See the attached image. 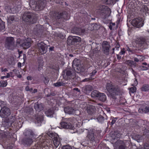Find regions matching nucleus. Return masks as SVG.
I'll use <instances>...</instances> for the list:
<instances>
[{"instance_id": "nucleus-61", "label": "nucleus", "mask_w": 149, "mask_h": 149, "mask_svg": "<svg viewBox=\"0 0 149 149\" xmlns=\"http://www.w3.org/2000/svg\"><path fill=\"white\" fill-rule=\"evenodd\" d=\"M145 111L147 112H149V107H145Z\"/></svg>"}, {"instance_id": "nucleus-32", "label": "nucleus", "mask_w": 149, "mask_h": 149, "mask_svg": "<svg viewBox=\"0 0 149 149\" xmlns=\"http://www.w3.org/2000/svg\"><path fill=\"white\" fill-rule=\"evenodd\" d=\"M80 31L81 28L75 27L73 28L72 30V32L77 34H80Z\"/></svg>"}, {"instance_id": "nucleus-13", "label": "nucleus", "mask_w": 149, "mask_h": 149, "mask_svg": "<svg viewBox=\"0 0 149 149\" xmlns=\"http://www.w3.org/2000/svg\"><path fill=\"white\" fill-rule=\"evenodd\" d=\"M53 134H54L53 133L51 134V135L52 136L53 142L55 146L57 147L60 144V140L59 139H58V135H55L54 136L53 135Z\"/></svg>"}, {"instance_id": "nucleus-26", "label": "nucleus", "mask_w": 149, "mask_h": 149, "mask_svg": "<svg viewBox=\"0 0 149 149\" xmlns=\"http://www.w3.org/2000/svg\"><path fill=\"white\" fill-rule=\"evenodd\" d=\"M121 135L118 131H115L113 134L112 137L113 139H117L121 137Z\"/></svg>"}, {"instance_id": "nucleus-34", "label": "nucleus", "mask_w": 149, "mask_h": 149, "mask_svg": "<svg viewBox=\"0 0 149 149\" xmlns=\"http://www.w3.org/2000/svg\"><path fill=\"white\" fill-rule=\"evenodd\" d=\"M142 136L146 139L149 138V131L148 130H144Z\"/></svg>"}, {"instance_id": "nucleus-62", "label": "nucleus", "mask_w": 149, "mask_h": 149, "mask_svg": "<svg viewBox=\"0 0 149 149\" xmlns=\"http://www.w3.org/2000/svg\"><path fill=\"white\" fill-rule=\"evenodd\" d=\"M127 50L132 53H134V50H131L129 47H128L127 49Z\"/></svg>"}, {"instance_id": "nucleus-48", "label": "nucleus", "mask_w": 149, "mask_h": 149, "mask_svg": "<svg viewBox=\"0 0 149 149\" xmlns=\"http://www.w3.org/2000/svg\"><path fill=\"white\" fill-rule=\"evenodd\" d=\"M99 94H91V97L93 98H97L98 95Z\"/></svg>"}, {"instance_id": "nucleus-18", "label": "nucleus", "mask_w": 149, "mask_h": 149, "mask_svg": "<svg viewBox=\"0 0 149 149\" xmlns=\"http://www.w3.org/2000/svg\"><path fill=\"white\" fill-rule=\"evenodd\" d=\"M87 111L89 114L92 115L95 111V107L92 105L89 106L87 107Z\"/></svg>"}, {"instance_id": "nucleus-23", "label": "nucleus", "mask_w": 149, "mask_h": 149, "mask_svg": "<svg viewBox=\"0 0 149 149\" xmlns=\"http://www.w3.org/2000/svg\"><path fill=\"white\" fill-rule=\"evenodd\" d=\"M126 63L131 67H136L137 65L136 63L132 60H128L125 61Z\"/></svg>"}, {"instance_id": "nucleus-17", "label": "nucleus", "mask_w": 149, "mask_h": 149, "mask_svg": "<svg viewBox=\"0 0 149 149\" xmlns=\"http://www.w3.org/2000/svg\"><path fill=\"white\" fill-rule=\"evenodd\" d=\"M80 61L77 59H75L74 60L72 63V67L73 68L79 70L78 68H79L81 66L80 64Z\"/></svg>"}, {"instance_id": "nucleus-39", "label": "nucleus", "mask_w": 149, "mask_h": 149, "mask_svg": "<svg viewBox=\"0 0 149 149\" xmlns=\"http://www.w3.org/2000/svg\"><path fill=\"white\" fill-rule=\"evenodd\" d=\"M141 138L142 136L139 135H135L134 136V139L138 142H139L140 141Z\"/></svg>"}, {"instance_id": "nucleus-4", "label": "nucleus", "mask_w": 149, "mask_h": 149, "mask_svg": "<svg viewBox=\"0 0 149 149\" xmlns=\"http://www.w3.org/2000/svg\"><path fill=\"white\" fill-rule=\"evenodd\" d=\"M67 16L66 15L62 13H59L56 12H52L50 14V17L54 20H58L63 18L64 19L67 20L68 19L65 17Z\"/></svg>"}, {"instance_id": "nucleus-55", "label": "nucleus", "mask_w": 149, "mask_h": 149, "mask_svg": "<svg viewBox=\"0 0 149 149\" xmlns=\"http://www.w3.org/2000/svg\"><path fill=\"white\" fill-rule=\"evenodd\" d=\"M125 49L124 48H123V49L121 50L120 52L119 53V54L120 55H123L125 54Z\"/></svg>"}, {"instance_id": "nucleus-6", "label": "nucleus", "mask_w": 149, "mask_h": 149, "mask_svg": "<svg viewBox=\"0 0 149 149\" xmlns=\"http://www.w3.org/2000/svg\"><path fill=\"white\" fill-rule=\"evenodd\" d=\"M106 88L109 93H110L111 92L116 93L120 92V88L118 86H113L111 83H107Z\"/></svg>"}, {"instance_id": "nucleus-47", "label": "nucleus", "mask_w": 149, "mask_h": 149, "mask_svg": "<svg viewBox=\"0 0 149 149\" xmlns=\"http://www.w3.org/2000/svg\"><path fill=\"white\" fill-rule=\"evenodd\" d=\"M143 11L145 12H147L148 11V8L146 6H144L142 7Z\"/></svg>"}, {"instance_id": "nucleus-3", "label": "nucleus", "mask_w": 149, "mask_h": 149, "mask_svg": "<svg viewBox=\"0 0 149 149\" xmlns=\"http://www.w3.org/2000/svg\"><path fill=\"white\" fill-rule=\"evenodd\" d=\"M46 1L45 0H30V4L34 5L36 8V11L42 10L45 6Z\"/></svg>"}, {"instance_id": "nucleus-16", "label": "nucleus", "mask_w": 149, "mask_h": 149, "mask_svg": "<svg viewBox=\"0 0 149 149\" xmlns=\"http://www.w3.org/2000/svg\"><path fill=\"white\" fill-rule=\"evenodd\" d=\"M107 9H108V8L107 6H102L100 7V8L99 9L98 12L101 14H102L104 16V17L106 16L105 14L107 12Z\"/></svg>"}, {"instance_id": "nucleus-57", "label": "nucleus", "mask_w": 149, "mask_h": 149, "mask_svg": "<svg viewBox=\"0 0 149 149\" xmlns=\"http://www.w3.org/2000/svg\"><path fill=\"white\" fill-rule=\"evenodd\" d=\"M138 84V82L137 81V80L136 79L135 80H134V83L132 85V86H135Z\"/></svg>"}, {"instance_id": "nucleus-12", "label": "nucleus", "mask_w": 149, "mask_h": 149, "mask_svg": "<svg viewBox=\"0 0 149 149\" xmlns=\"http://www.w3.org/2000/svg\"><path fill=\"white\" fill-rule=\"evenodd\" d=\"M146 39L143 37L137 38L135 40V42L141 47L146 43Z\"/></svg>"}, {"instance_id": "nucleus-10", "label": "nucleus", "mask_w": 149, "mask_h": 149, "mask_svg": "<svg viewBox=\"0 0 149 149\" xmlns=\"http://www.w3.org/2000/svg\"><path fill=\"white\" fill-rule=\"evenodd\" d=\"M132 24V25L137 28H139L143 26V24L142 20L141 19L135 18L133 19Z\"/></svg>"}, {"instance_id": "nucleus-63", "label": "nucleus", "mask_w": 149, "mask_h": 149, "mask_svg": "<svg viewBox=\"0 0 149 149\" xmlns=\"http://www.w3.org/2000/svg\"><path fill=\"white\" fill-rule=\"evenodd\" d=\"M116 118H113L112 120V121L111 122V123L112 125L114 124L116 121Z\"/></svg>"}, {"instance_id": "nucleus-35", "label": "nucleus", "mask_w": 149, "mask_h": 149, "mask_svg": "<svg viewBox=\"0 0 149 149\" xmlns=\"http://www.w3.org/2000/svg\"><path fill=\"white\" fill-rule=\"evenodd\" d=\"M142 91H146L149 90V86L148 84H145L143 85L141 88Z\"/></svg>"}, {"instance_id": "nucleus-31", "label": "nucleus", "mask_w": 149, "mask_h": 149, "mask_svg": "<svg viewBox=\"0 0 149 149\" xmlns=\"http://www.w3.org/2000/svg\"><path fill=\"white\" fill-rule=\"evenodd\" d=\"M97 99L100 101L104 102L106 100V96L105 94H99L98 95Z\"/></svg>"}, {"instance_id": "nucleus-14", "label": "nucleus", "mask_w": 149, "mask_h": 149, "mask_svg": "<svg viewBox=\"0 0 149 149\" xmlns=\"http://www.w3.org/2000/svg\"><path fill=\"white\" fill-rule=\"evenodd\" d=\"M81 40V39L78 36H76L74 37H69L68 38V41L70 42V43L72 45L73 44L72 43V42H80Z\"/></svg>"}, {"instance_id": "nucleus-24", "label": "nucleus", "mask_w": 149, "mask_h": 149, "mask_svg": "<svg viewBox=\"0 0 149 149\" xmlns=\"http://www.w3.org/2000/svg\"><path fill=\"white\" fill-rule=\"evenodd\" d=\"M38 62L39 64L38 67V70L39 71L41 70L42 68L43 65V61L42 58H39L38 59Z\"/></svg>"}, {"instance_id": "nucleus-58", "label": "nucleus", "mask_w": 149, "mask_h": 149, "mask_svg": "<svg viewBox=\"0 0 149 149\" xmlns=\"http://www.w3.org/2000/svg\"><path fill=\"white\" fill-rule=\"evenodd\" d=\"M139 113H142L143 112L145 113L146 112H145V110H143V109H139Z\"/></svg>"}, {"instance_id": "nucleus-46", "label": "nucleus", "mask_w": 149, "mask_h": 149, "mask_svg": "<svg viewBox=\"0 0 149 149\" xmlns=\"http://www.w3.org/2000/svg\"><path fill=\"white\" fill-rule=\"evenodd\" d=\"M13 146L14 145L13 144H8L7 145L6 149H12Z\"/></svg>"}, {"instance_id": "nucleus-30", "label": "nucleus", "mask_w": 149, "mask_h": 149, "mask_svg": "<svg viewBox=\"0 0 149 149\" xmlns=\"http://www.w3.org/2000/svg\"><path fill=\"white\" fill-rule=\"evenodd\" d=\"M35 119L37 121L38 123H41L43 120V118L42 116H39L38 115H35L34 116Z\"/></svg>"}, {"instance_id": "nucleus-21", "label": "nucleus", "mask_w": 149, "mask_h": 149, "mask_svg": "<svg viewBox=\"0 0 149 149\" xmlns=\"http://www.w3.org/2000/svg\"><path fill=\"white\" fill-rule=\"evenodd\" d=\"M34 108L36 111L39 112L43 109V105L42 103L39 104L37 102L35 104Z\"/></svg>"}, {"instance_id": "nucleus-7", "label": "nucleus", "mask_w": 149, "mask_h": 149, "mask_svg": "<svg viewBox=\"0 0 149 149\" xmlns=\"http://www.w3.org/2000/svg\"><path fill=\"white\" fill-rule=\"evenodd\" d=\"M37 49L39 52L42 54L47 52V47L45 43L41 42L37 44Z\"/></svg>"}, {"instance_id": "nucleus-41", "label": "nucleus", "mask_w": 149, "mask_h": 149, "mask_svg": "<svg viewBox=\"0 0 149 149\" xmlns=\"http://www.w3.org/2000/svg\"><path fill=\"white\" fill-rule=\"evenodd\" d=\"M136 88L135 86L130 88L129 89L130 92L131 93H134L136 92Z\"/></svg>"}, {"instance_id": "nucleus-52", "label": "nucleus", "mask_w": 149, "mask_h": 149, "mask_svg": "<svg viewBox=\"0 0 149 149\" xmlns=\"http://www.w3.org/2000/svg\"><path fill=\"white\" fill-rule=\"evenodd\" d=\"M25 90L26 91H29L30 92H32V91H33L32 88H29V86H26L25 88Z\"/></svg>"}, {"instance_id": "nucleus-53", "label": "nucleus", "mask_w": 149, "mask_h": 149, "mask_svg": "<svg viewBox=\"0 0 149 149\" xmlns=\"http://www.w3.org/2000/svg\"><path fill=\"white\" fill-rule=\"evenodd\" d=\"M97 71L95 70H94L90 74L91 77H92V76L94 75H95V74L97 73Z\"/></svg>"}, {"instance_id": "nucleus-11", "label": "nucleus", "mask_w": 149, "mask_h": 149, "mask_svg": "<svg viewBox=\"0 0 149 149\" xmlns=\"http://www.w3.org/2000/svg\"><path fill=\"white\" fill-rule=\"evenodd\" d=\"M115 145L119 149H125V144L124 142L122 140H118L115 143Z\"/></svg>"}, {"instance_id": "nucleus-2", "label": "nucleus", "mask_w": 149, "mask_h": 149, "mask_svg": "<svg viewBox=\"0 0 149 149\" xmlns=\"http://www.w3.org/2000/svg\"><path fill=\"white\" fill-rule=\"evenodd\" d=\"M23 20L26 22L33 24L37 21V19L35 14L30 12H25L22 17Z\"/></svg>"}, {"instance_id": "nucleus-50", "label": "nucleus", "mask_w": 149, "mask_h": 149, "mask_svg": "<svg viewBox=\"0 0 149 149\" xmlns=\"http://www.w3.org/2000/svg\"><path fill=\"white\" fill-rule=\"evenodd\" d=\"M43 80L44 83L46 84H47L49 81V78L47 77H44V79Z\"/></svg>"}, {"instance_id": "nucleus-40", "label": "nucleus", "mask_w": 149, "mask_h": 149, "mask_svg": "<svg viewBox=\"0 0 149 149\" xmlns=\"http://www.w3.org/2000/svg\"><path fill=\"white\" fill-rule=\"evenodd\" d=\"M5 28V23L3 22L0 23V31L4 30Z\"/></svg>"}, {"instance_id": "nucleus-37", "label": "nucleus", "mask_w": 149, "mask_h": 149, "mask_svg": "<svg viewBox=\"0 0 149 149\" xmlns=\"http://www.w3.org/2000/svg\"><path fill=\"white\" fill-rule=\"evenodd\" d=\"M134 95H133V98L134 100H137L141 98V96L139 94H134Z\"/></svg>"}, {"instance_id": "nucleus-19", "label": "nucleus", "mask_w": 149, "mask_h": 149, "mask_svg": "<svg viewBox=\"0 0 149 149\" xmlns=\"http://www.w3.org/2000/svg\"><path fill=\"white\" fill-rule=\"evenodd\" d=\"M31 44V43L30 40H26L22 43L21 47L27 49L30 47Z\"/></svg>"}, {"instance_id": "nucleus-15", "label": "nucleus", "mask_w": 149, "mask_h": 149, "mask_svg": "<svg viewBox=\"0 0 149 149\" xmlns=\"http://www.w3.org/2000/svg\"><path fill=\"white\" fill-rule=\"evenodd\" d=\"M60 125L65 129H72L73 127L70 123L68 122H63L60 123Z\"/></svg>"}, {"instance_id": "nucleus-38", "label": "nucleus", "mask_w": 149, "mask_h": 149, "mask_svg": "<svg viewBox=\"0 0 149 149\" xmlns=\"http://www.w3.org/2000/svg\"><path fill=\"white\" fill-rule=\"evenodd\" d=\"M97 119L99 122L101 123H102L104 120V117L101 115H100L98 116Z\"/></svg>"}, {"instance_id": "nucleus-56", "label": "nucleus", "mask_w": 149, "mask_h": 149, "mask_svg": "<svg viewBox=\"0 0 149 149\" xmlns=\"http://www.w3.org/2000/svg\"><path fill=\"white\" fill-rule=\"evenodd\" d=\"M144 149H149V145L147 143H146L144 145Z\"/></svg>"}, {"instance_id": "nucleus-9", "label": "nucleus", "mask_w": 149, "mask_h": 149, "mask_svg": "<svg viewBox=\"0 0 149 149\" xmlns=\"http://www.w3.org/2000/svg\"><path fill=\"white\" fill-rule=\"evenodd\" d=\"M102 49L104 53L106 55L109 54L110 46L107 41H104L102 43Z\"/></svg>"}, {"instance_id": "nucleus-1", "label": "nucleus", "mask_w": 149, "mask_h": 149, "mask_svg": "<svg viewBox=\"0 0 149 149\" xmlns=\"http://www.w3.org/2000/svg\"><path fill=\"white\" fill-rule=\"evenodd\" d=\"M25 137L22 140V143L24 145L30 146L32 143L35 138V134L31 130H26L24 133Z\"/></svg>"}, {"instance_id": "nucleus-64", "label": "nucleus", "mask_w": 149, "mask_h": 149, "mask_svg": "<svg viewBox=\"0 0 149 149\" xmlns=\"http://www.w3.org/2000/svg\"><path fill=\"white\" fill-rule=\"evenodd\" d=\"M12 122L11 121H8L7 122V124L8 126L7 127H9L11 125Z\"/></svg>"}, {"instance_id": "nucleus-25", "label": "nucleus", "mask_w": 149, "mask_h": 149, "mask_svg": "<svg viewBox=\"0 0 149 149\" xmlns=\"http://www.w3.org/2000/svg\"><path fill=\"white\" fill-rule=\"evenodd\" d=\"M41 27L39 25H36V27L34 28V31L35 32V34H38V33L39 34H41L42 33V29Z\"/></svg>"}, {"instance_id": "nucleus-28", "label": "nucleus", "mask_w": 149, "mask_h": 149, "mask_svg": "<svg viewBox=\"0 0 149 149\" xmlns=\"http://www.w3.org/2000/svg\"><path fill=\"white\" fill-rule=\"evenodd\" d=\"M77 102L73 100L69 104V106L72 108H74V110H75L78 107V105L77 104Z\"/></svg>"}, {"instance_id": "nucleus-49", "label": "nucleus", "mask_w": 149, "mask_h": 149, "mask_svg": "<svg viewBox=\"0 0 149 149\" xmlns=\"http://www.w3.org/2000/svg\"><path fill=\"white\" fill-rule=\"evenodd\" d=\"M9 21L13 22L15 19V17L14 16H10L8 18Z\"/></svg>"}, {"instance_id": "nucleus-45", "label": "nucleus", "mask_w": 149, "mask_h": 149, "mask_svg": "<svg viewBox=\"0 0 149 149\" xmlns=\"http://www.w3.org/2000/svg\"><path fill=\"white\" fill-rule=\"evenodd\" d=\"M62 149H72V147L68 145L63 146Z\"/></svg>"}, {"instance_id": "nucleus-33", "label": "nucleus", "mask_w": 149, "mask_h": 149, "mask_svg": "<svg viewBox=\"0 0 149 149\" xmlns=\"http://www.w3.org/2000/svg\"><path fill=\"white\" fill-rule=\"evenodd\" d=\"M64 72L68 78L70 79L73 78V77H72V74L71 71L69 70H65Z\"/></svg>"}, {"instance_id": "nucleus-43", "label": "nucleus", "mask_w": 149, "mask_h": 149, "mask_svg": "<svg viewBox=\"0 0 149 149\" xmlns=\"http://www.w3.org/2000/svg\"><path fill=\"white\" fill-rule=\"evenodd\" d=\"M1 87H5L7 85V82L6 81H1Z\"/></svg>"}, {"instance_id": "nucleus-8", "label": "nucleus", "mask_w": 149, "mask_h": 149, "mask_svg": "<svg viewBox=\"0 0 149 149\" xmlns=\"http://www.w3.org/2000/svg\"><path fill=\"white\" fill-rule=\"evenodd\" d=\"M10 114V112L9 108L6 107L1 108L0 111V116L2 118H6Z\"/></svg>"}, {"instance_id": "nucleus-36", "label": "nucleus", "mask_w": 149, "mask_h": 149, "mask_svg": "<svg viewBox=\"0 0 149 149\" xmlns=\"http://www.w3.org/2000/svg\"><path fill=\"white\" fill-rule=\"evenodd\" d=\"M54 85L56 87H59L64 85L65 83L63 82H57L55 83H54Z\"/></svg>"}, {"instance_id": "nucleus-54", "label": "nucleus", "mask_w": 149, "mask_h": 149, "mask_svg": "<svg viewBox=\"0 0 149 149\" xmlns=\"http://www.w3.org/2000/svg\"><path fill=\"white\" fill-rule=\"evenodd\" d=\"M74 92H80V90L77 88H75L73 89Z\"/></svg>"}, {"instance_id": "nucleus-5", "label": "nucleus", "mask_w": 149, "mask_h": 149, "mask_svg": "<svg viewBox=\"0 0 149 149\" xmlns=\"http://www.w3.org/2000/svg\"><path fill=\"white\" fill-rule=\"evenodd\" d=\"M14 43L13 38L11 37H7L6 39L5 47L8 49L13 50L15 47Z\"/></svg>"}, {"instance_id": "nucleus-22", "label": "nucleus", "mask_w": 149, "mask_h": 149, "mask_svg": "<svg viewBox=\"0 0 149 149\" xmlns=\"http://www.w3.org/2000/svg\"><path fill=\"white\" fill-rule=\"evenodd\" d=\"M93 90V87L90 85H87L82 88V90L84 92H88Z\"/></svg>"}, {"instance_id": "nucleus-51", "label": "nucleus", "mask_w": 149, "mask_h": 149, "mask_svg": "<svg viewBox=\"0 0 149 149\" xmlns=\"http://www.w3.org/2000/svg\"><path fill=\"white\" fill-rule=\"evenodd\" d=\"M93 79H92V78L91 77L89 78H85L84 79H83L82 81V82H87V81H89L90 80Z\"/></svg>"}, {"instance_id": "nucleus-20", "label": "nucleus", "mask_w": 149, "mask_h": 149, "mask_svg": "<svg viewBox=\"0 0 149 149\" xmlns=\"http://www.w3.org/2000/svg\"><path fill=\"white\" fill-rule=\"evenodd\" d=\"M75 110L74 108L70 106L66 107L64 108V111L65 113L69 114H73Z\"/></svg>"}, {"instance_id": "nucleus-27", "label": "nucleus", "mask_w": 149, "mask_h": 149, "mask_svg": "<svg viewBox=\"0 0 149 149\" xmlns=\"http://www.w3.org/2000/svg\"><path fill=\"white\" fill-rule=\"evenodd\" d=\"M45 113L47 116L51 117L52 116V115L54 113V111L53 109H50L47 110L45 111Z\"/></svg>"}, {"instance_id": "nucleus-42", "label": "nucleus", "mask_w": 149, "mask_h": 149, "mask_svg": "<svg viewBox=\"0 0 149 149\" xmlns=\"http://www.w3.org/2000/svg\"><path fill=\"white\" fill-rule=\"evenodd\" d=\"M23 42V41L20 39H17L16 45L17 46H19L21 47V44Z\"/></svg>"}, {"instance_id": "nucleus-59", "label": "nucleus", "mask_w": 149, "mask_h": 149, "mask_svg": "<svg viewBox=\"0 0 149 149\" xmlns=\"http://www.w3.org/2000/svg\"><path fill=\"white\" fill-rule=\"evenodd\" d=\"M105 0L106 1L107 3V4H111L112 1V0Z\"/></svg>"}, {"instance_id": "nucleus-29", "label": "nucleus", "mask_w": 149, "mask_h": 149, "mask_svg": "<svg viewBox=\"0 0 149 149\" xmlns=\"http://www.w3.org/2000/svg\"><path fill=\"white\" fill-rule=\"evenodd\" d=\"M94 132L93 131H91L89 132V134L87 136L88 139L91 141L94 140L95 137L94 136Z\"/></svg>"}, {"instance_id": "nucleus-60", "label": "nucleus", "mask_w": 149, "mask_h": 149, "mask_svg": "<svg viewBox=\"0 0 149 149\" xmlns=\"http://www.w3.org/2000/svg\"><path fill=\"white\" fill-rule=\"evenodd\" d=\"M1 70L2 72H7L8 71V69L6 68H5L4 69H3V68H1Z\"/></svg>"}, {"instance_id": "nucleus-44", "label": "nucleus", "mask_w": 149, "mask_h": 149, "mask_svg": "<svg viewBox=\"0 0 149 149\" xmlns=\"http://www.w3.org/2000/svg\"><path fill=\"white\" fill-rule=\"evenodd\" d=\"M108 95L113 99H116L117 98L116 97V94H109Z\"/></svg>"}]
</instances>
